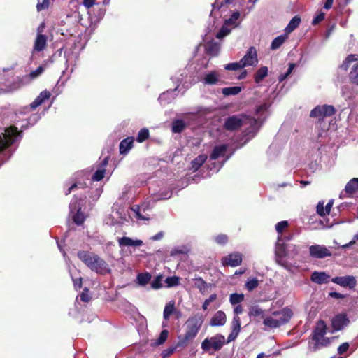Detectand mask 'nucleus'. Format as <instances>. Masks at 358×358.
<instances>
[{
  "mask_svg": "<svg viewBox=\"0 0 358 358\" xmlns=\"http://www.w3.org/2000/svg\"><path fill=\"white\" fill-rule=\"evenodd\" d=\"M17 127L10 126L0 133V166L8 160L15 151V144L21 138Z\"/></svg>",
  "mask_w": 358,
  "mask_h": 358,
  "instance_id": "obj_1",
  "label": "nucleus"
},
{
  "mask_svg": "<svg viewBox=\"0 0 358 358\" xmlns=\"http://www.w3.org/2000/svg\"><path fill=\"white\" fill-rule=\"evenodd\" d=\"M242 126L246 127L245 136H248V139L254 137L259 129L257 120L245 115L230 116L224 122V128L229 131L236 130Z\"/></svg>",
  "mask_w": 358,
  "mask_h": 358,
  "instance_id": "obj_2",
  "label": "nucleus"
},
{
  "mask_svg": "<svg viewBox=\"0 0 358 358\" xmlns=\"http://www.w3.org/2000/svg\"><path fill=\"white\" fill-rule=\"evenodd\" d=\"M203 322V316L197 313L189 317L185 322V333L178 337L177 347L184 348L187 346L198 334Z\"/></svg>",
  "mask_w": 358,
  "mask_h": 358,
  "instance_id": "obj_3",
  "label": "nucleus"
},
{
  "mask_svg": "<svg viewBox=\"0 0 358 358\" xmlns=\"http://www.w3.org/2000/svg\"><path fill=\"white\" fill-rule=\"evenodd\" d=\"M78 257L89 268L98 274L105 275L111 272L108 264L94 252L79 251Z\"/></svg>",
  "mask_w": 358,
  "mask_h": 358,
  "instance_id": "obj_4",
  "label": "nucleus"
},
{
  "mask_svg": "<svg viewBox=\"0 0 358 358\" xmlns=\"http://www.w3.org/2000/svg\"><path fill=\"white\" fill-rule=\"evenodd\" d=\"M293 316L292 310L286 307L273 311L270 315L265 316L263 324L269 329H276L288 323Z\"/></svg>",
  "mask_w": 358,
  "mask_h": 358,
  "instance_id": "obj_5",
  "label": "nucleus"
},
{
  "mask_svg": "<svg viewBox=\"0 0 358 358\" xmlns=\"http://www.w3.org/2000/svg\"><path fill=\"white\" fill-rule=\"evenodd\" d=\"M187 77V75L184 72L180 73L178 76H175L172 78L173 82L176 83V87L173 90H169L159 95L158 101L161 105L165 106L171 102L176 97L175 93L177 90L179 92L182 91V94L185 92L189 87V85L187 84L185 80Z\"/></svg>",
  "mask_w": 358,
  "mask_h": 358,
  "instance_id": "obj_6",
  "label": "nucleus"
},
{
  "mask_svg": "<svg viewBox=\"0 0 358 358\" xmlns=\"http://www.w3.org/2000/svg\"><path fill=\"white\" fill-rule=\"evenodd\" d=\"M280 236L278 237L275 252L276 261L279 264L284 265V258L293 259L299 253V247L294 244H285Z\"/></svg>",
  "mask_w": 358,
  "mask_h": 358,
  "instance_id": "obj_7",
  "label": "nucleus"
},
{
  "mask_svg": "<svg viewBox=\"0 0 358 358\" xmlns=\"http://www.w3.org/2000/svg\"><path fill=\"white\" fill-rule=\"evenodd\" d=\"M327 326L324 321L320 320L313 331L312 340L314 343H309V350L315 352L322 347L327 346L330 341L329 339L324 337L327 331Z\"/></svg>",
  "mask_w": 358,
  "mask_h": 358,
  "instance_id": "obj_8",
  "label": "nucleus"
},
{
  "mask_svg": "<svg viewBox=\"0 0 358 358\" xmlns=\"http://www.w3.org/2000/svg\"><path fill=\"white\" fill-rule=\"evenodd\" d=\"M350 68L348 78L350 83L358 87V55H349L340 65V69L347 71Z\"/></svg>",
  "mask_w": 358,
  "mask_h": 358,
  "instance_id": "obj_9",
  "label": "nucleus"
},
{
  "mask_svg": "<svg viewBox=\"0 0 358 358\" xmlns=\"http://www.w3.org/2000/svg\"><path fill=\"white\" fill-rule=\"evenodd\" d=\"M226 343L225 337L220 334H217L205 338L201 343V348L206 352H210V350L216 352L220 350Z\"/></svg>",
  "mask_w": 358,
  "mask_h": 358,
  "instance_id": "obj_10",
  "label": "nucleus"
},
{
  "mask_svg": "<svg viewBox=\"0 0 358 358\" xmlns=\"http://www.w3.org/2000/svg\"><path fill=\"white\" fill-rule=\"evenodd\" d=\"M335 113L336 110L333 106L324 104L315 107L310 111V116L321 120L325 117L332 116Z\"/></svg>",
  "mask_w": 358,
  "mask_h": 358,
  "instance_id": "obj_11",
  "label": "nucleus"
},
{
  "mask_svg": "<svg viewBox=\"0 0 358 358\" xmlns=\"http://www.w3.org/2000/svg\"><path fill=\"white\" fill-rule=\"evenodd\" d=\"M331 247H327L324 245L315 244L309 247V254L312 258L324 259L332 256L330 250Z\"/></svg>",
  "mask_w": 358,
  "mask_h": 358,
  "instance_id": "obj_12",
  "label": "nucleus"
},
{
  "mask_svg": "<svg viewBox=\"0 0 358 358\" xmlns=\"http://www.w3.org/2000/svg\"><path fill=\"white\" fill-rule=\"evenodd\" d=\"M69 210L71 214L73 215V222L78 225L82 224L85 221V216L81 212V207L77 197L74 196L71 200L69 203Z\"/></svg>",
  "mask_w": 358,
  "mask_h": 358,
  "instance_id": "obj_13",
  "label": "nucleus"
},
{
  "mask_svg": "<svg viewBox=\"0 0 358 358\" xmlns=\"http://www.w3.org/2000/svg\"><path fill=\"white\" fill-rule=\"evenodd\" d=\"M201 82L204 85H223L221 74L217 71H210L204 73L201 78Z\"/></svg>",
  "mask_w": 358,
  "mask_h": 358,
  "instance_id": "obj_14",
  "label": "nucleus"
},
{
  "mask_svg": "<svg viewBox=\"0 0 358 358\" xmlns=\"http://www.w3.org/2000/svg\"><path fill=\"white\" fill-rule=\"evenodd\" d=\"M51 96L50 92L47 90L42 91L39 95L34 100V101L29 106H25L22 110L20 111V114H26L30 110H34L41 104H43L45 101L50 99Z\"/></svg>",
  "mask_w": 358,
  "mask_h": 358,
  "instance_id": "obj_15",
  "label": "nucleus"
},
{
  "mask_svg": "<svg viewBox=\"0 0 358 358\" xmlns=\"http://www.w3.org/2000/svg\"><path fill=\"white\" fill-rule=\"evenodd\" d=\"M242 66H255L258 64L257 52L254 47H250L244 57L241 59Z\"/></svg>",
  "mask_w": 358,
  "mask_h": 358,
  "instance_id": "obj_16",
  "label": "nucleus"
},
{
  "mask_svg": "<svg viewBox=\"0 0 358 358\" xmlns=\"http://www.w3.org/2000/svg\"><path fill=\"white\" fill-rule=\"evenodd\" d=\"M331 282L343 287L354 289L357 285L356 278L353 275L338 276L333 278Z\"/></svg>",
  "mask_w": 358,
  "mask_h": 358,
  "instance_id": "obj_17",
  "label": "nucleus"
},
{
  "mask_svg": "<svg viewBox=\"0 0 358 358\" xmlns=\"http://www.w3.org/2000/svg\"><path fill=\"white\" fill-rule=\"evenodd\" d=\"M242 254L239 252H234L223 258L222 264L231 267H236L242 263Z\"/></svg>",
  "mask_w": 358,
  "mask_h": 358,
  "instance_id": "obj_18",
  "label": "nucleus"
},
{
  "mask_svg": "<svg viewBox=\"0 0 358 358\" xmlns=\"http://www.w3.org/2000/svg\"><path fill=\"white\" fill-rule=\"evenodd\" d=\"M231 333L228 336L227 343L234 341L241 331V319L238 316L234 315L231 324Z\"/></svg>",
  "mask_w": 358,
  "mask_h": 358,
  "instance_id": "obj_19",
  "label": "nucleus"
},
{
  "mask_svg": "<svg viewBox=\"0 0 358 358\" xmlns=\"http://www.w3.org/2000/svg\"><path fill=\"white\" fill-rule=\"evenodd\" d=\"M47 41L48 36L46 35L37 33L34 42L32 54L43 51L47 46Z\"/></svg>",
  "mask_w": 358,
  "mask_h": 358,
  "instance_id": "obj_20",
  "label": "nucleus"
},
{
  "mask_svg": "<svg viewBox=\"0 0 358 358\" xmlns=\"http://www.w3.org/2000/svg\"><path fill=\"white\" fill-rule=\"evenodd\" d=\"M349 319L345 314H339L334 317L331 324L334 330L340 331L349 324Z\"/></svg>",
  "mask_w": 358,
  "mask_h": 358,
  "instance_id": "obj_21",
  "label": "nucleus"
},
{
  "mask_svg": "<svg viewBox=\"0 0 358 358\" xmlns=\"http://www.w3.org/2000/svg\"><path fill=\"white\" fill-rule=\"evenodd\" d=\"M226 322V314L222 310H218L212 317L210 321V325L212 327H221L224 326Z\"/></svg>",
  "mask_w": 358,
  "mask_h": 358,
  "instance_id": "obj_22",
  "label": "nucleus"
},
{
  "mask_svg": "<svg viewBox=\"0 0 358 358\" xmlns=\"http://www.w3.org/2000/svg\"><path fill=\"white\" fill-rule=\"evenodd\" d=\"M330 276L325 272L314 271L311 274L310 280L312 282L318 285L327 283L329 280Z\"/></svg>",
  "mask_w": 358,
  "mask_h": 358,
  "instance_id": "obj_23",
  "label": "nucleus"
},
{
  "mask_svg": "<svg viewBox=\"0 0 358 358\" xmlns=\"http://www.w3.org/2000/svg\"><path fill=\"white\" fill-rule=\"evenodd\" d=\"M133 143V137H127L121 141L119 145L120 153L121 155H127L129 152V151L132 148Z\"/></svg>",
  "mask_w": 358,
  "mask_h": 358,
  "instance_id": "obj_24",
  "label": "nucleus"
},
{
  "mask_svg": "<svg viewBox=\"0 0 358 358\" xmlns=\"http://www.w3.org/2000/svg\"><path fill=\"white\" fill-rule=\"evenodd\" d=\"M118 243L120 247H138L143 245V241L141 240H133L129 237L124 236L118 239Z\"/></svg>",
  "mask_w": 358,
  "mask_h": 358,
  "instance_id": "obj_25",
  "label": "nucleus"
},
{
  "mask_svg": "<svg viewBox=\"0 0 358 358\" xmlns=\"http://www.w3.org/2000/svg\"><path fill=\"white\" fill-rule=\"evenodd\" d=\"M108 164V157L104 158V159L100 164V168L98 169L95 173L93 174L92 177V180L93 181H100L101 180L105 175L106 169L105 167Z\"/></svg>",
  "mask_w": 358,
  "mask_h": 358,
  "instance_id": "obj_26",
  "label": "nucleus"
},
{
  "mask_svg": "<svg viewBox=\"0 0 358 358\" xmlns=\"http://www.w3.org/2000/svg\"><path fill=\"white\" fill-rule=\"evenodd\" d=\"M227 150V145L225 144L214 147L210 155V160H215L220 157H223L225 155Z\"/></svg>",
  "mask_w": 358,
  "mask_h": 358,
  "instance_id": "obj_27",
  "label": "nucleus"
},
{
  "mask_svg": "<svg viewBox=\"0 0 358 358\" xmlns=\"http://www.w3.org/2000/svg\"><path fill=\"white\" fill-rule=\"evenodd\" d=\"M239 17L240 13L238 11H235L231 14L229 18L224 20V23L233 29L236 28L240 24Z\"/></svg>",
  "mask_w": 358,
  "mask_h": 358,
  "instance_id": "obj_28",
  "label": "nucleus"
},
{
  "mask_svg": "<svg viewBox=\"0 0 358 358\" xmlns=\"http://www.w3.org/2000/svg\"><path fill=\"white\" fill-rule=\"evenodd\" d=\"M207 159V155H200L191 162L190 169L193 171H197Z\"/></svg>",
  "mask_w": 358,
  "mask_h": 358,
  "instance_id": "obj_29",
  "label": "nucleus"
},
{
  "mask_svg": "<svg viewBox=\"0 0 358 358\" xmlns=\"http://www.w3.org/2000/svg\"><path fill=\"white\" fill-rule=\"evenodd\" d=\"M186 127V123L184 120L180 119H176L173 121L171 126V131L173 133L179 134L182 132Z\"/></svg>",
  "mask_w": 358,
  "mask_h": 358,
  "instance_id": "obj_30",
  "label": "nucleus"
},
{
  "mask_svg": "<svg viewBox=\"0 0 358 358\" xmlns=\"http://www.w3.org/2000/svg\"><path fill=\"white\" fill-rule=\"evenodd\" d=\"M288 36L287 34H282L275 38L271 44V49L275 50L278 49L287 39Z\"/></svg>",
  "mask_w": 358,
  "mask_h": 358,
  "instance_id": "obj_31",
  "label": "nucleus"
},
{
  "mask_svg": "<svg viewBox=\"0 0 358 358\" xmlns=\"http://www.w3.org/2000/svg\"><path fill=\"white\" fill-rule=\"evenodd\" d=\"M300 22H301V18L297 15L294 16L290 20V22H289L287 26L285 27V34L287 35L288 34L292 33L296 28L298 27Z\"/></svg>",
  "mask_w": 358,
  "mask_h": 358,
  "instance_id": "obj_32",
  "label": "nucleus"
},
{
  "mask_svg": "<svg viewBox=\"0 0 358 358\" xmlns=\"http://www.w3.org/2000/svg\"><path fill=\"white\" fill-rule=\"evenodd\" d=\"M358 190V178L351 179L345 185V191L351 194Z\"/></svg>",
  "mask_w": 358,
  "mask_h": 358,
  "instance_id": "obj_33",
  "label": "nucleus"
},
{
  "mask_svg": "<svg viewBox=\"0 0 358 358\" xmlns=\"http://www.w3.org/2000/svg\"><path fill=\"white\" fill-rule=\"evenodd\" d=\"M341 96L345 100H350L355 96L353 87L349 85H344L341 87Z\"/></svg>",
  "mask_w": 358,
  "mask_h": 358,
  "instance_id": "obj_34",
  "label": "nucleus"
},
{
  "mask_svg": "<svg viewBox=\"0 0 358 358\" xmlns=\"http://www.w3.org/2000/svg\"><path fill=\"white\" fill-rule=\"evenodd\" d=\"M268 68L262 66L259 68L254 75V79L256 83H260L268 75Z\"/></svg>",
  "mask_w": 358,
  "mask_h": 358,
  "instance_id": "obj_35",
  "label": "nucleus"
},
{
  "mask_svg": "<svg viewBox=\"0 0 358 358\" xmlns=\"http://www.w3.org/2000/svg\"><path fill=\"white\" fill-rule=\"evenodd\" d=\"M241 91L239 86L228 87L222 89V93L224 96H228L231 95H236Z\"/></svg>",
  "mask_w": 358,
  "mask_h": 358,
  "instance_id": "obj_36",
  "label": "nucleus"
},
{
  "mask_svg": "<svg viewBox=\"0 0 358 358\" xmlns=\"http://www.w3.org/2000/svg\"><path fill=\"white\" fill-rule=\"evenodd\" d=\"M151 275L148 273H139L137 275V283L141 286L146 285L151 280Z\"/></svg>",
  "mask_w": 358,
  "mask_h": 358,
  "instance_id": "obj_37",
  "label": "nucleus"
},
{
  "mask_svg": "<svg viewBox=\"0 0 358 358\" xmlns=\"http://www.w3.org/2000/svg\"><path fill=\"white\" fill-rule=\"evenodd\" d=\"M172 195V191L164 189L159 191L157 194H154L153 200H162L169 199Z\"/></svg>",
  "mask_w": 358,
  "mask_h": 358,
  "instance_id": "obj_38",
  "label": "nucleus"
},
{
  "mask_svg": "<svg viewBox=\"0 0 358 358\" xmlns=\"http://www.w3.org/2000/svg\"><path fill=\"white\" fill-rule=\"evenodd\" d=\"M244 298L245 296L243 294L233 293L229 296V302L231 305L235 306L243 302Z\"/></svg>",
  "mask_w": 358,
  "mask_h": 358,
  "instance_id": "obj_39",
  "label": "nucleus"
},
{
  "mask_svg": "<svg viewBox=\"0 0 358 358\" xmlns=\"http://www.w3.org/2000/svg\"><path fill=\"white\" fill-rule=\"evenodd\" d=\"M232 29V27L224 23L220 31L217 33L216 37L217 38H222L229 34Z\"/></svg>",
  "mask_w": 358,
  "mask_h": 358,
  "instance_id": "obj_40",
  "label": "nucleus"
},
{
  "mask_svg": "<svg viewBox=\"0 0 358 358\" xmlns=\"http://www.w3.org/2000/svg\"><path fill=\"white\" fill-rule=\"evenodd\" d=\"M175 310L174 302L170 301L168 303L164 308L163 313V317L165 320H168L170 315L173 313Z\"/></svg>",
  "mask_w": 358,
  "mask_h": 358,
  "instance_id": "obj_41",
  "label": "nucleus"
},
{
  "mask_svg": "<svg viewBox=\"0 0 358 358\" xmlns=\"http://www.w3.org/2000/svg\"><path fill=\"white\" fill-rule=\"evenodd\" d=\"M249 316L252 317H261L264 319L263 310L258 306H253L250 308L249 311Z\"/></svg>",
  "mask_w": 358,
  "mask_h": 358,
  "instance_id": "obj_42",
  "label": "nucleus"
},
{
  "mask_svg": "<svg viewBox=\"0 0 358 358\" xmlns=\"http://www.w3.org/2000/svg\"><path fill=\"white\" fill-rule=\"evenodd\" d=\"M268 108H269V105L266 103H264L261 104L256 109L257 115L266 112L267 110L268 109ZM261 116H262V115H260L257 119L258 120V125L259 127L261 126V124L262 123V120H261Z\"/></svg>",
  "mask_w": 358,
  "mask_h": 358,
  "instance_id": "obj_43",
  "label": "nucleus"
},
{
  "mask_svg": "<svg viewBox=\"0 0 358 358\" xmlns=\"http://www.w3.org/2000/svg\"><path fill=\"white\" fill-rule=\"evenodd\" d=\"M149 136H150V134H149V131L148 129H146V128L141 129L138 133V135L136 137V141L138 143H142L144 141H145L146 139H148L149 138Z\"/></svg>",
  "mask_w": 358,
  "mask_h": 358,
  "instance_id": "obj_44",
  "label": "nucleus"
},
{
  "mask_svg": "<svg viewBox=\"0 0 358 358\" xmlns=\"http://www.w3.org/2000/svg\"><path fill=\"white\" fill-rule=\"evenodd\" d=\"M259 285V280L256 278H249L245 282V287L248 291H252Z\"/></svg>",
  "mask_w": 358,
  "mask_h": 358,
  "instance_id": "obj_45",
  "label": "nucleus"
},
{
  "mask_svg": "<svg viewBox=\"0 0 358 358\" xmlns=\"http://www.w3.org/2000/svg\"><path fill=\"white\" fill-rule=\"evenodd\" d=\"M45 67L43 66H38L36 70L32 71L26 77L30 78V80H34L42 74L44 71Z\"/></svg>",
  "mask_w": 358,
  "mask_h": 358,
  "instance_id": "obj_46",
  "label": "nucleus"
},
{
  "mask_svg": "<svg viewBox=\"0 0 358 358\" xmlns=\"http://www.w3.org/2000/svg\"><path fill=\"white\" fill-rule=\"evenodd\" d=\"M131 210L134 213V216L136 217V218H137L138 220H148L147 217H145L144 215H143L141 214V207H140L139 206L134 205V206H133L131 208Z\"/></svg>",
  "mask_w": 358,
  "mask_h": 358,
  "instance_id": "obj_47",
  "label": "nucleus"
},
{
  "mask_svg": "<svg viewBox=\"0 0 358 358\" xmlns=\"http://www.w3.org/2000/svg\"><path fill=\"white\" fill-rule=\"evenodd\" d=\"M168 334H169V332L167 330H166V329L163 330L160 333L159 337L155 340V341L154 343L155 345H159L163 344L167 339Z\"/></svg>",
  "mask_w": 358,
  "mask_h": 358,
  "instance_id": "obj_48",
  "label": "nucleus"
},
{
  "mask_svg": "<svg viewBox=\"0 0 358 358\" xmlns=\"http://www.w3.org/2000/svg\"><path fill=\"white\" fill-rule=\"evenodd\" d=\"M195 286L201 293H203L208 288L207 283L201 278H197L195 279Z\"/></svg>",
  "mask_w": 358,
  "mask_h": 358,
  "instance_id": "obj_49",
  "label": "nucleus"
},
{
  "mask_svg": "<svg viewBox=\"0 0 358 358\" xmlns=\"http://www.w3.org/2000/svg\"><path fill=\"white\" fill-rule=\"evenodd\" d=\"M224 69L227 70V71H237V70H239V69L243 68L241 60L238 62H233V63L227 64L224 65Z\"/></svg>",
  "mask_w": 358,
  "mask_h": 358,
  "instance_id": "obj_50",
  "label": "nucleus"
},
{
  "mask_svg": "<svg viewBox=\"0 0 358 358\" xmlns=\"http://www.w3.org/2000/svg\"><path fill=\"white\" fill-rule=\"evenodd\" d=\"M296 65L295 64H293V63H290L289 64V68L287 70V71L285 73H282L278 77V81L279 82H282L284 81L291 73L293 71V70L294 69Z\"/></svg>",
  "mask_w": 358,
  "mask_h": 358,
  "instance_id": "obj_51",
  "label": "nucleus"
},
{
  "mask_svg": "<svg viewBox=\"0 0 358 358\" xmlns=\"http://www.w3.org/2000/svg\"><path fill=\"white\" fill-rule=\"evenodd\" d=\"M215 242L219 245H224L228 242V236L225 234H220L213 237Z\"/></svg>",
  "mask_w": 358,
  "mask_h": 358,
  "instance_id": "obj_52",
  "label": "nucleus"
},
{
  "mask_svg": "<svg viewBox=\"0 0 358 358\" xmlns=\"http://www.w3.org/2000/svg\"><path fill=\"white\" fill-rule=\"evenodd\" d=\"M288 225L289 223L287 221H280L275 224V230L278 234H280L288 227Z\"/></svg>",
  "mask_w": 358,
  "mask_h": 358,
  "instance_id": "obj_53",
  "label": "nucleus"
},
{
  "mask_svg": "<svg viewBox=\"0 0 358 358\" xmlns=\"http://www.w3.org/2000/svg\"><path fill=\"white\" fill-rule=\"evenodd\" d=\"M165 282L169 287L176 286L179 284V278L176 276L168 277L165 280Z\"/></svg>",
  "mask_w": 358,
  "mask_h": 358,
  "instance_id": "obj_54",
  "label": "nucleus"
},
{
  "mask_svg": "<svg viewBox=\"0 0 358 358\" xmlns=\"http://www.w3.org/2000/svg\"><path fill=\"white\" fill-rule=\"evenodd\" d=\"M49 6H50V0H42L41 1H40L38 0L37 5H36L37 11L40 12L43 10H45V9L48 8Z\"/></svg>",
  "mask_w": 358,
  "mask_h": 358,
  "instance_id": "obj_55",
  "label": "nucleus"
},
{
  "mask_svg": "<svg viewBox=\"0 0 358 358\" xmlns=\"http://www.w3.org/2000/svg\"><path fill=\"white\" fill-rule=\"evenodd\" d=\"M234 0H215L213 6V10H215V9H220L223 3L226 4H230L234 2Z\"/></svg>",
  "mask_w": 358,
  "mask_h": 358,
  "instance_id": "obj_56",
  "label": "nucleus"
},
{
  "mask_svg": "<svg viewBox=\"0 0 358 358\" xmlns=\"http://www.w3.org/2000/svg\"><path fill=\"white\" fill-rule=\"evenodd\" d=\"M324 202L323 201H320L318 202V203L317 204V206H316L317 213L321 217H324L326 215H327V213H326V210L324 209Z\"/></svg>",
  "mask_w": 358,
  "mask_h": 358,
  "instance_id": "obj_57",
  "label": "nucleus"
},
{
  "mask_svg": "<svg viewBox=\"0 0 358 358\" xmlns=\"http://www.w3.org/2000/svg\"><path fill=\"white\" fill-rule=\"evenodd\" d=\"M208 51L211 55H216L219 52V45L216 43H212L208 46Z\"/></svg>",
  "mask_w": 358,
  "mask_h": 358,
  "instance_id": "obj_58",
  "label": "nucleus"
},
{
  "mask_svg": "<svg viewBox=\"0 0 358 358\" xmlns=\"http://www.w3.org/2000/svg\"><path fill=\"white\" fill-rule=\"evenodd\" d=\"M162 276L159 275L157 276L151 283V287L154 289H158L162 287Z\"/></svg>",
  "mask_w": 358,
  "mask_h": 358,
  "instance_id": "obj_59",
  "label": "nucleus"
},
{
  "mask_svg": "<svg viewBox=\"0 0 358 358\" xmlns=\"http://www.w3.org/2000/svg\"><path fill=\"white\" fill-rule=\"evenodd\" d=\"M217 299V294H211L208 299H206L203 305H202V308L206 310L208 309V306L210 305V303L214 301H215Z\"/></svg>",
  "mask_w": 358,
  "mask_h": 358,
  "instance_id": "obj_60",
  "label": "nucleus"
},
{
  "mask_svg": "<svg viewBox=\"0 0 358 358\" xmlns=\"http://www.w3.org/2000/svg\"><path fill=\"white\" fill-rule=\"evenodd\" d=\"M130 190H131L130 186H124L119 199H122L123 201L128 200L129 199V197L127 196V194Z\"/></svg>",
  "mask_w": 358,
  "mask_h": 358,
  "instance_id": "obj_61",
  "label": "nucleus"
},
{
  "mask_svg": "<svg viewBox=\"0 0 358 358\" xmlns=\"http://www.w3.org/2000/svg\"><path fill=\"white\" fill-rule=\"evenodd\" d=\"M350 344L348 342L343 343L338 346L337 352L339 355H343L348 350Z\"/></svg>",
  "mask_w": 358,
  "mask_h": 358,
  "instance_id": "obj_62",
  "label": "nucleus"
},
{
  "mask_svg": "<svg viewBox=\"0 0 358 358\" xmlns=\"http://www.w3.org/2000/svg\"><path fill=\"white\" fill-rule=\"evenodd\" d=\"M222 166H223V163L217 164L216 162H212L208 166V169L213 173H217Z\"/></svg>",
  "mask_w": 358,
  "mask_h": 358,
  "instance_id": "obj_63",
  "label": "nucleus"
},
{
  "mask_svg": "<svg viewBox=\"0 0 358 358\" xmlns=\"http://www.w3.org/2000/svg\"><path fill=\"white\" fill-rule=\"evenodd\" d=\"M89 289L85 288L80 294V299L83 302H89L91 299V296L89 294Z\"/></svg>",
  "mask_w": 358,
  "mask_h": 358,
  "instance_id": "obj_64",
  "label": "nucleus"
}]
</instances>
